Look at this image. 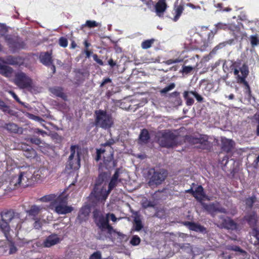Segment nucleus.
<instances>
[{
  "label": "nucleus",
  "instance_id": "obj_55",
  "mask_svg": "<svg viewBox=\"0 0 259 259\" xmlns=\"http://www.w3.org/2000/svg\"><path fill=\"white\" fill-rule=\"evenodd\" d=\"M175 87V84L174 83H171L168 86L165 87L163 89L161 90V93L162 94H165L168 92L169 91L171 90Z\"/></svg>",
  "mask_w": 259,
  "mask_h": 259
},
{
  "label": "nucleus",
  "instance_id": "obj_25",
  "mask_svg": "<svg viewBox=\"0 0 259 259\" xmlns=\"http://www.w3.org/2000/svg\"><path fill=\"white\" fill-rule=\"evenodd\" d=\"M244 220L251 229L257 227V217L256 214L251 213L246 215Z\"/></svg>",
  "mask_w": 259,
  "mask_h": 259
},
{
  "label": "nucleus",
  "instance_id": "obj_1",
  "mask_svg": "<svg viewBox=\"0 0 259 259\" xmlns=\"http://www.w3.org/2000/svg\"><path fill=\"white\" fill-rule=\"evenodd\" d=\"M107 178V174L106 172H102L99 175L94 189L88 197L90 202L97 204L100 201H105L111 191L116 187L117 181L111 178L107 190V184L104 183Z\"/></svg>",
  "mask_w": 259,
  "mask_h": 259
},
{
  "label": "nucleus",
  "instance_id": "obj_42",
  "mask_svg": "<svg viewBox=\"0 0 259 259\" xmlns=\"http://www.w3.org/2000/svg\"><path fill=\"white\" fill-rule=\"evenodd\" d=\"M56 195L55 194H49L45 195L39 199L41 202H52L56 199Z\"/></svg>",
  "mask_w": 259,
  "mask_h": 259
},
{
  "label": "nucleus",
  "instance_id": "obj_50",
  "mask_svg": "<svg viewBox=\"0 0 259 259\" xmlns=\"http://www.w3.org/2000/svg\"><path fill=\"white\" fill-rule=\"evenodd\" d=\"M107 229L109 233H111L112 232H116V231L114 230L112 226H111L109 223V221L105 224L104 227L101 228V230L104 231Z\"/></svg>",
  "mask_w": 259,
  "mask_h": 259
},
{
  "label": "nucleus",
  "instance_id": "obj_6",
  "mask_svg": "<svg viewBox=\"0 0 259 259\" xmlns=\"http://www.w3.org/2000/svg\"><path fill=\"white\" fill-rule=\"evenodd\" d=\"M240 63L235 62L231 66V70L233 71L234 74L236 75V80L239 84H243L245 88L250 87L246 78L249 74V69L247 64L243 63L240 67Z\"/></svg>",
  "mask_w": 259,
  "mask_h": 259
},
{
  "label": "nucleus",
  "instance_id": "obj_56",
  "mask_svg": "<svg viewBox=\"0 0 259 259\" xmlns=\"http://www.w3.org/2000/svg\"><path fill=\"white\" fill-rule=\"evenodd\" d=\"M259 42L258 37L255 35H251L250 36V43L252 47L257 46Z\"/></svg>",
  "mask_w": 259,
  "mask_h": 259
},
{
  "label": "nucleus",
  "instance_id": "obj_53",
  "mask_svg": "<svg viewBox=\"0 0 259 259\" xmlns=\"http://www.w3.org/2000/svg\"><path fill=\"white\" fill-rule=\"evenodd\" d=\"M89 259H102V254L100 251H96L92 254Z\"/></svg>",
  "mask_w": 259,
  "mask_h": 259
},
{
  "label": "nucleus",
  "instance_id": "obj_48",
  "mask_svg": "<svg viewBox=\"0 0 259 259\" xmlns=\"http://www.w3.org/2000/svg\"><path fill=\"white\" fill-rule=\"evenodd\" d=\"M234 40V39H230L227 41L220 43L218 46H216L215 48H217L218 49H222V48H224L227 45H231L233 43Z\"/></svg>",
  "mask_w": 259,
  "mask_h": 259
},
{
  "label": "nucleus",
  "instance_id": "obj_29",
  "mask_svg": "<svg viewBox=\"0 0 259 259\" xmlns=\"http://www.w3.org/2000/svg\"><path fill=\"white\" fill-rule=\"evenodd\" d=\"M39 58L41 63L45 65L49 66L53 63L51 54L49 53L48 52L41 54Z\"/></svg>",
  "mask_w": 259,
  "mask_h": 259
},
{
  "label": "nucleus",
  "instance_id": "obj_18",
  "mask_svg": "<svg viewBox=\"0 0 259 259\" xmlns=\"http://www.w3.org/2000/svg\"><path fill=\"white\" fill-rule=\"evenodd\" d=\"M167 7L166 0H158L154 6L157 15L159 17L162 16Z\"/></svg>",
  "mask_w": 259,
  "mask_h": 259
},
{
  "label": "nucleus",
  "instance_id": "obj_39",
  "mask_svg": "<svg viewBox=\"0 0 259 259\" xmlns=\"http://www.w3.org/2000/svg\"><path fill=\"white\" fill-rule=\"evenodd\" d=\"M189 94H190V93L189 91H185L184 93V98L186 100V104L189 106H192L194 103L193 98L189 96Z\"/></svg>",
  "mask_w": 259,
  "mask_h": 259
},
{
  "label": "nucleus",
  "instance_id": "obj_47",
  "mask_svg": "<svg viewBox=\"0 0 259 259\" xmlns=\"http://www.w3.org/2000/svg\"><path fill=\"white\" fill-rule=\"evenodd\" d=\"M238 18L239 20L242 21H247L248 23H256L258 22V20H248L246 15L244 12H241L240 15L238 16Z\"/></svg>",
  "mask_w": 259,
  "mask_h": 259
},
{
  "label": "nucleus",
  "instance_id": "obj_21",
  "mask_svg": "<svg viewBox=\"0 0 259 259\" xmlns=\"http://www.w3.org/2000/svg\"><path fill=\"white\" fill-rule=\"evenodd\" d=\"M199 148L203 150H210L211 148V144L208 141V137L207 135H199Z\"/></svg>",
  "mask_w": 259,
  "mask_h": 259
},
{
  "label": "nucleus",
  "instance_id": "obj_51",
  "mask_svg": "<svg viewBox=\"0 0 259 259\" xmlns=\"http://www.w3.org/2000/svg\"><path fill=\"white\" fill-rule=\"evenodd\" d=\"M171 97H174L176 98V101L178 105H181L182 103V99L180 96V93L178 92H174L170 95Z\"/></svg>",
  "mask_w": 259,
  "mask_h": 259
},
{
  "label": "nucleus",
  "instance_id": "obj_31",
  "mask_svg": "<svg viewBox=\"0 0 259 259\" xmlns=\"http://www.w3.org/2000/svg\"><path fill=\"white\" fill-rule=\"evenodd\" d=\"M13 72V69L7 65L0 64V74L5 77L11 76Z\"/></svg>",
  "mask_w": 259,
  "mask_h": 259
},
{
  "label": "nucleus",
  "instance_id": "obj_5",
  "mask_svg": "<svg viewBox=\"0 0 259 259\" xmlns=\"http://www.w3.org/2000/svg\"><path fill=\"white\" fill-rule=\"evenodd\" d=\"M167 171L163 168H150L147 172L148 185L152 187L162 184L167 177Z\"/></svg>",
  "mask_w": 259,
  "mask_h": 259
},
{
  "label": "nucleus",
  "instance_id": "obj_62",
  "mask_svg": "<svg viewBox=\"0 0 259 259\" xmlns=\"http://www.w3.org/2000/svg\"><path fill=\"white\" fill-rule=\"evenodd\" d=\"M35 222L33 224L34 228L36 229H39L41 227V224L39 219L35 218Z\"/></svg>",
  "mask_w": 259,
  "mask_h": 259
},
{
  "label": "nucleus",
  "instance_id": "obj_33",
  "mask_svg": "<svg viewBox=\"0 0 259 259\" xmlns=\"http://www.w3.org/2000/svg\"><path fill=\"white\" fill-rule=\"evenodd\" d=\"M4 128L10 133H18L20 128L18 126L14 123H9L5 124Z\"/></svg>",
  "mask_w": 259,
  "mask_h": 259
},
{
  "label": "nucleus",
  "instance_id": "obj_38",
  "mask_svg": "<svg viewBox=\"0 0 259 259\" xmlns=\"http://www.w3.org/2000/svg\"><path fill=\"white\" fill-rule=\"evenodd\" d=\"M256 201V197L255 196H252L248 198H246L245 200V204L246 207L249 209H251L253 207V204Z\"/></svg>",
  "mask_w": 259,
  "mask_h": 259
},
{
  "label": "nucleus",
  "instance_id": "obj_23",
  "mask_svg": "<svg viewBox=\"0 0 259 259\" xmlns=\"http://www.w3.org/2000/svg\"><path fill=\"white\" fill-rule=\"evenodd\" d=\"M23 62L24 59L20 56H9L6 58V62L9 65L20 66Z\"/></svg>",
  "mask_w": 259,
  "mask_h": 259
},
{
  "label": "nucleus",
  "instance_id": "obj_22",
  "mask_svg": "<svg viewBox=\"0 0 259 259\" xmlns=\"http://www.w3.org/2000/svg\"><path fill=\"white\" fill-rule=\"evenodd\" d=\"M60 238L57 234H52L49 236L44 242V245L46 247H50L60 242Z\"/></svg>",
  "mask_w": 259,
  "mask_h": 259
},
{
  "label": "nucleus",
  "instance_id": "obj_20",
  "mask_svg": "<svg viewBox=\"0 0 259 259\" xmlns=\"http://www.w3.org/2000/svg\"><path fill=\"white\" fill-rule=\"evenodd\" d=\"M221 218L223 219L222 223L221 224L222 228L232 230L237 229V224L233 220L229 218L226 219L224 217H221Z\"/></svg>",
  "mask_w": 259,
  "mask_h": 259
},
{
  "label": "nucleus",
  "instance_id": "obj_63",
  "mask_svg": "<svg viewBox=\"0 0 259 259\" xmlns=\"http://www.w3.org/2000/svg\"><path fill=\"white\" fill-rule=\"evenodd\" d=\"M34 133L37 134H40L42 136H45V135H47L46 132L38 128H35L34 130Z\"/></svg>",
  "mask_w": 259,
  "mask_h": 259
},
{
  "label": "nucleus",
  "instance_id": "obj_9",
  "mask_svg": "<svg viewBox=\"0 0 259 259\" xmlns=\"http://www.w3.org/2000/svg\"><path fill=\"white\" fill-rule=\"evenodd\" d=\"M14 83L20 89L30 88L32 84V80L26 73L20 71L15 73Z\"/></svg>",
  "mask_w": 259,
  "mask_h": 259
},
{
  "label": "nucleus",
  "instance_id": "obj_24",
  "mask_svg": "<svg viewBox=\"0 0 259 259\" xmlns=\"http://www.w3.org/2000/svg\"><path fill=\"white\" fill-rule=\"evenodd\" d=\"M42 208V206L32 205L30 206L29 209L26 210V212L29 216L33 217V220H35L36 217L40 212Z\"/></svg>",
  "mask_w": 259,
  "mask_h": 259
},
{
  "label": "nucleus",
  "instance_id": "obj_26",
  "mask_svg": "<svg viewBox=\"0 0 259 259\" xmlns=\"http://www.w3.org/2000/svg\"><path fill=\"white\" fill-rule=\"evenodd\" d=\"M51 92L56 96L60 97L64 101L67 100V96L63 92V89L62 87H55L50 89Z\"/></svg>",
  "mask_w": 259,
  "mask_h": 259
},
{
  "label": "nucleus",
  "instance_id": "obj_7",
  "mask_svg": "<svg viewBox=\"0 0 259 259\" xmlns=\"http://www.w3.org/2000/svg\"><path fill=\"white\" fill-rule=\"evenodd\" d=\"M178 136L170 131H165L161 133L158 138L159 145L162 147L172 148L178 144Z\"/></svg>",
  "mask_w": 259,
  "mask_h": 259
},
{
  "label": "nucleus",
  "instance_id": "obj_27",
  "mask_svg": "<svg viewBox=\"0 0 259 259\" xmlns=\"http://www.w3.org/2000/svg\"><path fill=\"white\" fill-rule=\"evenodd\" d=\"M233 148V141L226 138L222 140V150L227 153L230 152Z\"/></svg>",
  "mask_w": 259,
  "mask_h": 259
},
{
  "label": "nucleus",
  "instance_id": "obj_41",
  "mask_svg": "<svg viewBox=\"0 0 259 259\" xmlns=\"http://www.w3.org/2000/svg\"><path fill=\"white\" fill-rule=\"evenodd\" d=\"M184 10V8L182 5H179L175 8V12L176 15L174 17V21H177L181 15L183 11Z\"/></svg>",
  "mask_w": 259,
  "mask_h": 259
},
{
  "label": "nucleus",
  "instance_id": "obj_19",
  "mask_svg": "<svg viewBox=\"0 0 259 259\" xmlns=\"http://www.w3.org/2000/svg\"><path fill=\"white\" fill-rule=\"evenodd\" d=\"M48 173V170L44 167H40L38 169L35 171L31 176L32 180L38 182L42 181L45 179Z\"/></svg>",
  "mask_w": 259,
  "mask_h": 259
},
{
  "label": "nucleus",
  "instance_id": "obj_34",
  "mask_svg": "<svg viewBox=\"0 0 259 259\" xmlns=\"http://www.w3.org/2000/svg\"><path fill=\"white\" fill-rule=\"evenodd\" d=\"M230 30L232 31V34L235 39H238L239 38L242 39L243 38L244 34L240 31L239 27L237 26H232V29Z\"/></svg>",
  "mask_w": 259,
  "mask_h": 259
},
{
  "label": "nucleus",
  "instance_id": "obj_43",
  "mask_svg": "<svg viewBox=\"0 0 259 259\" xmlns=\"http://www.w3.org/2000/svg\"><path fill=\"white\" fill-rule=\"evenodd\" d=\"M99 26V24L94 20H87L85 22V23L84 24H82L81 25V28H83L84 27H88L89 28H94L98 27Z\"/></svg>",
  "mask_w": 259,
  "mask_h": 259
},
{
  "label": "nucleus",
  "instance_id": "obj_15",
  "mask_svg": "<svg viewBox=\"0 0 259 259\" xmlns=\"http://www.w3.org/2000/svg\"><path fill=\"white\" fill-rule=\"evenodd\" d=\"M91 212V207L88 205H83L79 210L76 222L81 224L88 220L89 215Z\"/></svg>",
  "mask_w": 259,
  "mask_h": 259
},
{
  "label": "nucleus",
  "instance_id": "obj_46",
  "mask_svg": "<svg viewBox=\"0 0 259 259\" xmlns=\"http://www.w3.org/2000/svg\"><path fill=\"white\" fill-rule=\"evenodd\" d=\"M251 234L256 239L254 244L259 245V229L257 227L252 229Z\"/></svg>",
  "mask_w": 259,
  "mask_h": 259
},
{
  "label": "nucleus",
  "instance_id": "obj_16",
  "mask_svg": "<svg viewBox=\"0 0 259 259\" xmlns=\"http://www.w3.org/2000/svg\"><path fill=\"white\" fill-rule=\"evenodd\" d=\"M23 179V174H19V176H13L10 182V185L11 187H13V189H15L19 187H26L29 185V183L26 182L24 183L22 182Z\"/></svg>",
  "mask_w": 259,
  "mask_h": 259
},
{
  "label": "nucleus",
  "instance_id": "obj_2",
  "mask_svg": "<svg viewBox=\"0 0 259 259\" xmlns=\"http://www.w3.org/2000/svg\"><path fill=\"white\" fill-rule=\"evenodd\" d=\"M21 217L20 212H17L16 210L13 209L2 212L0 220V230L4 234L8 241H11L12 240L10 234L11 227L17 231L21 229L23 222Z\"/></svg>",
  "mask_w": 259,
  "mask_h": 259
},
{
  "label": "nucleus",
  "instance_id": "obj_60",
  "mask_svg": "<svg viewBox=\"0 0 259 259\" xmlns=\"http://www.w3.org/2000/svg\"><path fill=\"white\" fill-rule=\"evenodd\" d=\"M183 61V59H169L165 61L167 65H171L173 63H179Z\"/></svg>",
  "mask_w": 259,
  "mask_h": 259
},
{
  "label": "nucleus",
  "instance_id": "obj_14",
  "mask_svg": "<svg viewBox=\"0 0 259 259\" xmlns=\"http://www.w3.org/2000/svg\"><path fill=\"white\" fill-rule=\"evenodd\" d=\"M203 207L212 216H214L215 212H217L223 213L227 212L226 209L222 207L220 203L217 201L209 204L203 203Z\"/></svg>",
  "mask_w": 259,
  "mask_h": 259
},
{
  "label": "nucleus",
  "instance_id": "obj_3",
  "mask_svg": "<svg viewBox=\"0 0 259 259\" xmlns=\"http://www.w3.org/2000/svg\"><path fill=\"white\" fill-rule=\"evenodd\" d=\"M50 208L59 215L66 214L73 210L72 206L68 205L67 196L62 194L51 202Z\"/></svg>",
  "mask_w": 259,
  "mask_h": 259
},
{
  "label": "nucleus",
  "instance_id": "obj_28",
  "mask_svg": "<svg viewBox=\"0 0 259 259\" xmlns=\"http://www.w3.org/2000/svg\"><path fill=\"white\" fill-rule=\"evenodd\" d=\"M150 136L148 131L144 128L141 130L139 137V143L140 144H147L150 140Z\"/></svg>",
  "mask_w": 259,
  "mask_h": 259
},
{
  "label": "nucleus",
  "instance_id": "obj_57",
  "mask_svg": "<svg viewBox=\"0 0 259 259\" xmlns=\"http://www.w3.org/2000/svg\"><path fill=\"white\" fill-rule=\"evenodd\" d=\"M7 32L8 29L6 26L4 24L0 23V37L5 36Z\"/></svg>",
  "mask_w": 259,
  "mask_h": 259
},
{
  "label": "nucleus",
  "instance_id": "obj_32",
  "mask_svg": "<svg viewBox=\"0 0 259 259\" xmlns=\"http://www.w3.org/2000/svg\"><path fill=\"white\" fill-rule=\"evenodd\" d=\"M36 154L35 150L29 146H27L26 149L23 150V155L27 158H35Z\"/></svg>",
  "mask_w": 259,
  "mask_h": 259
},
{
  "label": "nucleus",
  "instance_id": "obj_64",
  "mask_svg": "<svg viewBox=\"0 0 259 259\" xmlns=\"http://www.w3.org/2000/svg\"><path fill=\"white\" fill-rule=\"evenodd\" d=\"M255 120L257 123L256 128V135L259 137V114L255 118Z\"/></svg>",
  "mask_w": 259,
  "mask_h": 259
},
{
  "label": "nucleus",
  "instance_id": "obj_45",
  "mask_svg": "<svg viewBox=\"0 0 259 259\" xmlns=\"http://www.w3.org/2000/svg\"><path fill=\"white\" fill-rule=\"evenodd\" d=\"M186 140L189 143L193 144H197L199 142V136L197 137L194 136H187L186 137Z\"/></svg>",
  "mask_w": 259,
  "mask_h": 259
},
{
  "label": "nucleus",
  "instance_id": "obj_12",
  "mask_svg": "<svg viewBox=\"0 0 259 259\" xmlns=\"http://www.w3.org/2000/svg\"><path fill=\"white\" fill-rule=\"evenodd\" d=\"M103 162L100 165V169L110 170L114 168L117 165V162L114 159V153L105 152L103 154Z\"/></svg>",
  "mask_w": 259,
  "mask_h": 259
},
{
  "label": "nucleus",
  "instance_id": "obj_36",
  "mask_svg": "<svg viewBox=\"0 0 259 259\" xmlns=\"http://www.w3.org/2000/svg\"><path fill=\"white\" fill-rule=\"evenodd\" d=\"M135 231H140L143 228L141 220L139 217H136L134 220V226Z\"/></svg>",
  "mask_w": 259,
  "mask_h": 259
},
{
  "label": "nucleus",
  "instance_id": "obj_37",
  "mask_svg": "<svg viewBox=\"0 0 259 259\" xmlns=\"http://www.w3.org/2000/svg\"><path fill=\"white\" fill-rule=\"evenodd\" d=\"M155 41L154 38L145 40L141 43V47L143 49H148L152 47Z\"/></svg>",
  "mask_w": 259,
  "mask_h": 259
},
{
  "label": "nucleus",
  "instance_id": "obj_40",
  "mask_svg": "<svg viewBox=\"0 0 259 259\" xmlns=\"http://www.w3.org/2000/svg\"><path fill=\"white\" fill-rule=\"evenodd\" d=\"M0 110L4 112L11 114L13 111L10 109V107L1 99H0Z\"/></svg>",
  "mask_w": 259,
  "mask_h": 259
},
{
  "label": "nucleus",
  "instance_id": "obj_58",
  "mask_svg": "<svg viewBox=\"0 0 259 259\" xmlns=\"http://www.w3.org/2000/svg\"><path fill=\"white\" fill-rule=\"evenodd\" d=\"M190 94L193 95L197 100V101L199 102H203V97L199 95L196 91H190Z\"/></svg>",
  "mask_w": 259,
  "mask_h": 259
},
{
  "label": "nucleus",
  "instance_id": "obj_10",
  "mask_svg": "<svg viewBox=\"0 0 259 259\" xmlns=\"http://www.w3.org/2000/svg\"><path fill=\"white\" fill-rule=\"evenodd\" d=\"M5 40L8 44L9 48L13 53L25 48V43L19 36L7 35L5 36Z\"/></svg>",
  "mask_w": 259,
  "mask_h": 259
},
{
  "label": "nucleus",
  "instance_id": "obj_35",
  "mask_svg": "<svg viewBox=\"0 0 259 259\" xmlns=\"http://www.w3.org/2000/svg\"><path fill=\"white\" fill-rule=\"evenodd\" d=\"M227 29H232V25L229 24L223 23L222 22H219L215 25V28L214 30L216 33L218 30Z\"/></svg>",
  "mask_w": 259,
  "mask_h": 259
},
{
  "label": "nucleus",
  "instance_id": "obj_8",
  "mask_svg": "<svg viewBox=\"0 0 259 259\" xmlns=\"http://www.w3.org/2000/svg\"><path fill=\"white\" fill-rule=\"evenodd\" d=\"M81 148L78 145H71L70 155L68 158L69 168L77 170L80 167Z\"/></svg>",
  "mask_w": 259,
  "mask_h": 259
},
{
  "label": "nucleus",
  "instance_id": "obj_44",
  "mask_svg": "<svg viewBox=\"0 0 259 259\" xmlns=\"http://www.w3.org/2000/svg\"><path fill=\"white\" fill-rule=\"evenodd\" d=\"M226 249L229 250H233L235 251L239 252L241 253H246V252L241 248L239 246L234 245H228L226 247Z\"/></svg>",
  "mask_w": 259,
  "mask_h": 259
},
{
  "label": "nucleus",
  "instance_id": "obj_49",
  "mask_svg": "<svg viewBox=\"0 0 259 259\" xmlns=\"http://www.w3.org/2000/svg\"><path fill=\"white\" fill-rule=\"evenodd\" d=\"M141 239L138 235H134L130 241L131 244L134 246L139 245Z\"/></svg>",
  "mask_w": 259,
  "mask_h": 259
},
{
  "label": "nucleus",
  "instance_id": "obj_54",
  "mask_svg": "<svg viewBox=\"0 0 259 259\" xmlns=\"http://www.w3.org/2000/svg\"><path fill=\"white\" fill-rule=\"evenodd\" d=\"M59 44L61 47L66 48L68 46V40L65 37H61L59 39Z\"/></svg>",
  "mask_w": 259,
  "mask_h": 259
},
{
  "label": "nucleus",
  "instance_id": "obj_52",
  "mask_svg": "<svg viewBox=\"0 0 259 259\" xmlns=\"http://www.w3.org/2000/svg\"><path fill=\"white\" fill-rule=\"evenodd\" d=\"M194 68L191 66H183L182 70L180 71V72L183 73L184 74H187L190 73L193 70Z\"/></svg>",
  "mask_w": 259,
  "mask_h": 259
},
{
  "label": "nucleus",
  "instance_id": "obj_13",
  "mask_svg": "<svg viewBox=\"0 0 259 259\" xmlns=\"http://www.w3.org/2000/svg\"><path fill=\"white\" fill-rule=\"evenodd\" d=\"M115 143L113 139H110L106 142L101 144V148L96 150V157L95 158L97 161L101 159V155L105 152L114 153V150L112 146Z\"/></svg>",
  "mask_w": 259,
  "mask_h": 259
},
{
  "label": "nucleus",
  "instance_id": "obj_17",
  "mask_svg": "<svg viewBox=\"0 0 259 259\" xmlns=\"http://www.w3.org/2000/svg\"><path fill=\"white\" fill-rule=\"evenodd\" d=\"M184 225L188 227L189 229L196 232L205 234L207 233L206 229L203 226L192 222L186 221L184 222Z\"/></svg>",
  "mask_w": 259,
  "mask_h": 259
},
{
  "label": "nucleus",
  "instance_id": "obj_11",
  "mask_svg": "<svg viewBox=\"0 0 259 259\" xmlns=\"http://www.w3.org/2000/svg\"><path fill=\"white\" fill-rule=\"evenodd\" d=\"M92 214L95 224L100 229L104 227L105 224L109 221V213L106 214L105 216L103 212L98 208H95Z\"/></svg>",
  "mask_w": 259,
  "mask_h": 259
},
{
  "label": "nucleus",
  "instance_id": "obj_59",
  "mask_svg": "<svg viewBox=\"0 0 259 259\" xmlns=\"http://www.w3.org/2000/svg\"><path fill=\"white\" fill-rule=\"evenodd\" d=\"M29 141L31 143L36 145H39L41 143L40 139L37 137L31 138Z\"/></svg>",
  "mask_w": 259,
  "mask_h": 259
},
{
  "label": "nucleus",
  "instance_id": "obj_4",
  "mask_svg": "<svg viewBox=\"0 0 259 259\" xmlns=\"http://www.w3.org/2000/svg\"><path fill=\"white\" fill-rule=\"evenodd\" d=\"M95 125L104 130L110 128L114 124V120L111 113L106 110L95 111Z\"/></svg>",
  "mask_w": 259,
  "mask_h": 259
},
{
  "label": "nucleus",
  "instance_id": "obj_61",
  "mask_svg": "<svg viewBox=\"0 0 259 259\" xmlns=\"http://www.w3.org/2000/svg\"><path fill=\"white\" fill-rule=\"evenodd\" d=\"M93 57L94 60L95 61H96L100 65L103 66L104 65V63H103V61L98 58V56L97 54H94L93 55Z\"/></svg>",
  "mask_w": 259,
  "mask_h": 259
},
{
  "label": "nucleus",
  "instance_id": "obj_30",
  "mask_svg": "<svg viewBox=\"0 0 259 259\" xmlns=\"http://www.w3.org/2000/svg\"><path fill=\"white\" fill-rule=\"evenodd\" d=\"M193 197L197 200L201 201L206 197V194L201 185L198 186L194 190Z\"/></svg>",
  "mask_w": 259,
  "mask_h": 259
}]
</instances>
